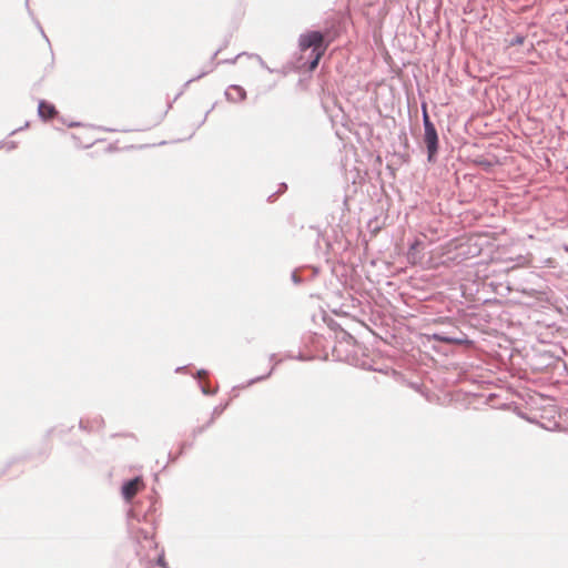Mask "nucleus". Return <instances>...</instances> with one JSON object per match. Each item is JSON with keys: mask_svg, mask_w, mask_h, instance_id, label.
I'll use <instances>...</instances> for the list:
<instances>
[{"mask_svg": "<svg viewBox=\"0 0 568 568\" xmlns=\"http://www.w3.org/2000/svg\"><path fill=\"white\" fill-rule=\"evenodd\" d=\"M300 48L304 53L310 49L312 50L310 54V58L312 59L310 62V70L313 71L317 68L321 58L324 55L327 49V45L324 43V37L321 32L310 31L301 36Z\"/></svg>", "mask_w": 568, "mask_h": 568, "instance_id": "nucleus-1", "label": "nucleus"}, {"mask_svg": "<svg viewBox=\"0 0 568 568\" xmlns=\"http://www.w3.org/2000/svg\"><path fill=\"white\" fill-rule=\"evenodd\" d=\"M423 120H424V128H425L424 141H425L427 150H428V156H429V159H432L437 152L438 136H437L436 129H435L434 124L430 122L425 108H424Z\"/></svg>", "mask_w": 568, "mask_h": 568, "instance_id": "nucleus-2", "label": "nucleus"}, {"mask_svg": "<svg viewBox=\"0 0 568 568\" xmlns=\"http://www.w3.org/2000/svg\"><path fill=\"white\" fill-rule=\"evenodd\" d=\"M144 487L142 478L135 477L123 485L122 495L126 501H131Z\"/></svg>", "mask_w": 568, "mask_h": 568, "instance_id": "nucleus-3", "label": "nucleus"}, {"mask_svg": "<svg viewBox=\"0 0 568 568\" xmlns=\"http://www.w3.org/2000/svg\"><path fill=\"white\" fill-rule=\"evenodd\" d=\"M38 113L41 119L47 121L53 119L58 112L53 104L48 103L47 101H41L38 106Z\"/></svg>", "mask_w": 568, "mask_h": 568, "instance_id": "nucleus-4", "label": "nucleus"}, {"mask_svg": "<svg viewBox=\"0 0 568 568\" xmlns=\"http://www.w3.org/2000/svg\"><path fill=\"white\" fill-rule=\"evenodd\" d=\"M226 97L231 101L239 102L246 98V92L239 85H232L226 90Z\"/></svg>", "mask_w": 568, "mask_h": 568, "instance_id": "nucleus-5", "label": "nucleus"}, {"mask_svg": "<svg viewBox=\"0 0 568 568\" xmlns=\"http://www.w3.org/2000/svg\"><path fill=\"white\" fill-rule=\"evenodd\" d=\"M87 134L85 130H80L79 132L72 133L71 139L74 144L79 148H87L90 145L89 141H84L83 136Z\"/></svg>", "mask_w": 568, "mask_h": 568, "instance_id": "nucleus-6", "label": "nucleus"}, {"mask_svg": "<svg viewBox=\"0 0 568 568\" xmlns=\"http://www.w3.org/2000/svg\"><path fill=\"white\" fill-rule=\"evenodd\" d=\"M434 338L436 341L444 342V343H452V344H460L462 343V339L454 338V337H448V336H443V335H439V334H435Z\"/></svg>", "mask_w": 568, "mask_h": 568, "instance_id": "nucleus-7", "label": "nucleus"}, {"mask_svg": "<svg viewBox=\"0 0 568 568\" xmlns=\"http://www.w3.org/2000/svg\"><path fill=\"white\" fill-rule=\"evenodd\" d=\"M243 57H245V58H247V59H254V60H256V61H260V58H258L257 55H250V54H244V53H243V54H239V55H237V59L240 60V59H242Z\"/></svg>", "mask_w": 568, "mask_h": 568, "instance_id": "nucleus-8", "label": "nucleus"}, {"mask_svg": "<svg viewBox=\"0 0 568 568\" xmlns=\"http://www.w3.org/2000/svg\"><path fill=\"white\" fill-rule=\"evenodd\" d=\"M158 564H159L160 566H164V559H163L162 557H160V558H159Z\"/></svg>", "mask_w": 568, "mask_h": 568, "instance_id": "nucleus-9", "label": "nucleus"}, {"mask_svg": "<svg viewBox=\"0 0 568 568\" xmlns=\"http://www.w3.org/2000/svg\"><path fill=\"white\" fill-rule=\"evenodd\" d=\"M517 43H521L523 42V39H517L516 41Z\"/></svg>", "mask_w": 568, "mask_h": 568, "instance_id": "nucleus-10", "label": "nucleus"}]
</instances>
